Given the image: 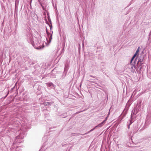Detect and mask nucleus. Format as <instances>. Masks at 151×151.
<instances>
[{"label": "nucleus", "instance_id": "f257e3e1", "mask_svg": "<svg viewBox=\"0 0 151 151\" xmlns=\"http://www.w3.org/2000/svg\"><path fill=\"white\" fill-rule=\"evenodd\" d=\"M33 35L30 33L27 35V40L28 41L31 43L35 48L37 49L40 50L42 49L44 47V43L40 39H38L37 40V47H35L34 44V41H33Z\"/></svg>", "mask_w": 151, "mask_h": 151}, {"label": "nucleus", "instance_id": "f03ea898", "mask_svg": "<svg viewBox=\"0 0 151 151\" xmlns=\"http://www.w3.org/2000/svg\"><path fill=\"white\" fill-rule=\"evenodd\" d=\"M24 135L23 133H20L18 136L16 137L15 138V141L13 144L20 143L22 142V139L24 137Z\"/></svg>", "mask_w": 151, "mask_h": 151}, {"label": "nucleus", "instance_id": "7ed1b4c3", "mask_svg": "<svg viewBox=\"0 0 151 151\" xmlns=\"http://www.w3.org/2000/svg\"><path fill=\"white\" fill-rule=\"evenodd\" d=\"M144 57L143 56L140 57L138 59L137 61L136 66L137 68H139L145 62Z\"/></svg>", "mask_w": 151, "mask_h": 151}, {"label": "nucleus", "instance_id": "20e7f679", "mask_svg": "<svg viewBox=\"0 0 151 151\" xmlns=\"http://www.w3.org/2000/svg\"><path fill=\"white\" fill-rule=\"evenodd\" d=\"M137 58H136L135 60L134 61V64L133 63L132 64L129 65L128 66V68L129 69L131 72L133 73H134L135 71V69H136V66H135L134 65L136 64V61L137 60Z\"/></svg>", "mask_w": 151, "mask_h": 151}, {"label": "nucleus", "instance_id": "39448f33", "mask_svg": "<svg viewBox=\"0 0 151 151\" xmlns=\"http://www.w3.org/2000/svg\"><path fill=\"white\" fill-rule=\"evenodd\" d=\"M46 32L47 35V40L48 39H49L48 42H50L52 39V34L53 33V32L51 31V33H50L48 31L47 29V28H46Z\"/></svg>", "mask_w": 151, "mask_h": 151}, {"label": "nucleus", "instance_id": "423d86ee", "mask_svg": "<svg viewBox=\"0 0 151 151\" xmlns=\"http://www.w3.org/2000/svg\"><path fill=\"white\" fill-rule=\"evenodd\" d=\"M105 123L102 122L99 124L98 125L95 126L94 128L88 131L86 133L84 134H87L89 133L90 132L93 131L94 129H95L96 128H97L98 127H102L104 124Z\"/></svg>", "mask_w": 151, "mask_h": 151}, {"label": "nucleus", "instance_id": "0eeeda50", "mask_svg": "<svg viewBox=\"0 0 151 151\" xmlns=\"http://www.w3.org/2000/svg\"><path fill=\"white\" fill-rule=\"evenodd\" d=\"M68 67L67 65H65V67L64 68V71L63 73L62 76L63 78H64L65 77L66 74H67V72L68 71Z\"/></svg>", "mask_w": 151, "mask_h": 151}, {"label": "nucleus", "instance_id": "6e6552de", "mask_svg": "<svg viewBox=\"0 0 151 151\" xmlns=\"http://www.w3.org/2000/svg\"><path fill=\"white\" fill-rule=\"evenodd\" d=\"M48 20H49L50 23V25H49V27H50V29L51 30L52 29V22L51 20V19H50V18L48 17Z\"/></svg>", "mask_w": 151, "mask_h": 151}, {"label": "nucleus", "instance_id": "1a4fd4ad", "mask_svg": "<svg viewBox=\"0 0 151 151\" xmlns=\"http://www.w3.org/2000/svg\"><path fill=\"white\" fill-rule=\"evenodd\" d=\"M151 122L150 119L147 118L146 119L145 123L146 124H149Z\"/></svg>", "mask_w": 151, "mask_h": 151}, {"label": "nucleus", "instance_id": "9d476101", "mask_svg": "<svg viewBox=\"0 0 151 151\" xmlns=\"http://www.w3.org/2000/svg\"><path fill=\"white\" fill-rule=\"evenodd\" d=\"M47 86L49 87L52 86L54 87V88L55 87V86H54V85L52 83H47Z\"/></svg>", "mask_w": 151, "mask_h": 151}, {"label": "nucleus", "instance_id": "9b49d317", "mask_svg": "<svg viewBox=\"0 0 151 151\" xmlns=\"http://www.w3.org/2000/svg\"><path fill=\"white\" fill-rule=\"evenodd\" d=\"M108 117V115L105 118V119L103 121L105 123V122L107 120Z\"/></svg>", "mask_w": 151, "mask_h": 151}, {"label": "nucleus", "instance_id": "f8f14e48", "mask_svg": "<svg viewBox=\"0 0 151 151\" xmlns=\"http://www.w3.org/2000/svg\"><path fill=\"white\" fill-rule=\"evenodd\" d=\"M134 58H132L131 60V61H130V63L131 64H132L133 63H132V61H133V60H134ZM133 63H134V62Z\"/></svg>", "mask_w": 151, "mask_h": 151}, {"label": "nucleus", "instance_id": "ddd939ff", "mask_svg": "<svg viewBox=\"0 0 151 151\" xmlns=\"http://www.w3.org/2000/svg\"><path fill=\"white\" fill-rule=\"evenodd\" d=\"M139 48H140V47H138V48H137V50L136 51V53H138V52H139Z\"/></svg>", "mask_w": 151, "mask_h": 151}, {"label": "nucleus", "instance_id": "4468645a", "mask_svg": "<svg viewBox=\"0 0 151 151\" xmlns=\"http://www.w3.org/2000/svg\"><path fill=\"white\" fill-rule=\"evenodd\" d=\"M132 121L131 120H130V122H129V125H130L132 124Z\"/></svg>", "mask_w": 151, "mask_h": 151}, {"label": "nucleus", "instance_id": "2eb2a0df", "mask_svg": "<svg viewBox=\"0 0 151 151\" xmlns=\"http://www.w3.org/2000/svg\"><path fill=\"white\" fill-rule=\"evenodd\" d=\"M82 112V111H78V112H76V114H78V113H80V112Z\"/></svg>", "mask_w": 151, "mask_h": 151}, {"label": "nucleus", "instance_id": "dca6fc26", "mask_svg": "<svg viewBox=\"0 0 151 151\" xmlns=\"http://www.w3.org/2000/svg\"><path fill=\"white\" fill-rule=\"evenodd\" d=\"M89 76H90V77H93V78H95V77H94V76H92V75H90Z\"/></svg>", "mask_w": 151, "mask_h": 151}, {"label": "nucleus", "instance_id": "f3484780", "mask_svg": "<svg viewBox=\"0 0 151 151\" xmlns=\"http://www.w3.org/2000/svg\"><path fill=\"white\" fill-rule=\"evenodd\" d=\"M130 126V125L128 124V129H129Z\"/></svg>", "mask_w": 151, "mask_h": 151}, {"label": "nucleus", "instance_id": "a211bd4d", "mask_svg": "<svg viewBox=\"0 0 151 151\" xmlns=\"http://www.w3.org/2000/svg\"><path fill=\"white\" fill-rule=\"evenodd\" d=\"M133 56H134V57H136V56H137V55H136V54H134Z\"/></svg>", "mask_w": 151, "mask_h": 151}, {"label": "nucleus", "instance_id": "6ab92c4d", "mask_svg": "<svg viewBox=\"0 0 151 151\" xmlns=\"http://www.w3.org/2000/svg\"><path fill=\"white\" fill-rule=\"evenodd\" d=\"M142 68V67L141 66L140 67V68H139V70H141V68Z\"/></svg>", "mask_w": 151, "mask_h": 151}, {"label": "nucleus", "instance_id": "aec40b11", "mask_svg": "<svg viewBox=\"0 0 151 151\" xmlns=\"http://www.w3.org/2000/svg\"><path fill=\"white\" fill-rule=\"evenodd\" d=\"M26 130H26V129H23V131H24V132H25V131H26Z\"/></svg>", "mask_w": 151, "mask_h": 151}, {"label": "nucleus", "instance_id": "412c9836", "mask_svg": "<svg viewBox=\"0 0 151 151\" xmlns=\"http://www.w3.org/2000/svg\"><path fill=\"white\" fill-rule=\"evenodd\" d=\"M137 53H136V52L135 53V54H136V55H137Z\"/></svg>", "mask_w": 151, "mask_h": 151}, {"label": "nucleus", "instance_id": "4be33fe9", "mask_svg": "<svg viewBox=\"0 0 151 151\" xmlns=\"http://www.w3.org/2000/svg\"><path fill=\"white\" fill-rule=\"evenodd\" d=\"M135 57H134V56H133L132 57V58H135Z\"/></svg>", "mask_w": 151, "mask_h": 151}, {"label": "nucleus", "instance_id": "5701e85b", "mask_svg": "<svg viewBox=\"0 0 151 151\" xmlns=\"http://www.w3.org/2000/svg\"><path fill=\"white\" fill-rule=\"evenodd\" d=\"M109 114H110V112H109L108 114V116H109Z\"/></svg>", "mask_w": 151, "mask_h": 151}, {"label": "nucleus", "instance_id": "b1692460", "mask_svg": "<svg viewBox=\"0 0 151 151\" xmlns=\"http://www.w3.org/2000/svg\"><path fill=\"white\" fill-rule=\"evenodd\" d=\"M109 114H110V112H109L108 114V116H109Z\"/></svg>", "mask_w": 151, "mask_h": 151}, {"label": "nucleus", "instance_id": "393cba45", "mask_svg": "<svg viewBox=\"0 0 151 151\" xmlns=\"http://www.w3.org/2000/svg\"><path fill=\"white\" fill-rule=\"evenodd\" d=\"M24 127L25 128V127H25V126L24 127L23 126V127H22V128H24Z\"/></svg>", "mask_w": 151, "mask_h": 151}, {"label": "nucleus", "instance_id": "a878e982", "mask_svg": "<svg viewBox=\"0 0 151 151\" xmlns=\"http://www.w3.org/2000/svg\"><path fill=\"white\" fill-rule=\"evenodd\" d=\"M41 6H42V8H43V6L42 5V4H41Z\"/></svg>", "mask_w": 151, "mask_h": 151}, {"label": "nucleus", "instance_id": "bb28decb", "mask_svg": "<svg viewBox=\"0 0 151 151\" xmlns=\"http://www.w3.org/2000/svg\"><path fill=\"white\" fill-rule=\"evenodd\" d=\"M134 1V0H132V1H132V2H133V1Z\"/></svg>", "mask_w": 151, "mask_h": 151}, {"label": "nucleus", "instance_id": "cd10ccee", "mask_svg": "<svg viewBox=\"0 0 151 151\" xmlns=\"http://www.w3.org/2000/svg\"><path fill=\"white\" fill-rule=\"evenodd\" d=\"M31 64H33L34 63L32 62L31 63Z\"/></svg>", "mask_w": 151, "mask_h": 151}, {"label": "nucleus", "instance_id": "c85d7f7f", "mask_svg": "<svg viewBox=\"0 0 151 151\" xmlns=\"http://www.w3.org/2000/svg\"><path fill=\"white\" fill-rule=\"evenodd\" d=\"M16 151H17V150H16ZM19 151H21V150H20Z\"/></svg>", "mask_w": 151, "mask_h": 151}]
</instances>
